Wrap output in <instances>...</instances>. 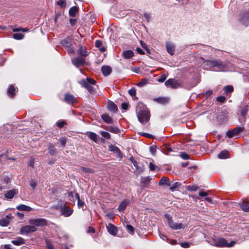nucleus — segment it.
I'll return each mask as SVG.
<instances>
[{"instance_id":"412c9836","label":"nucleus","mask_w":249,"mask_h":249,"mask_svg":"<svg viewBox=\"0 0 249 249\" xmlns=\"http://www.w3.org/2000/svg\"><path fill=\"white\" fill-rule=\"evenodd\" d=\"M129 200L124 199L123 201H122L120 203V204L118 208V211L120 212H123L125 209V208L126 207L127 205L129 204Z\"/></svg>"},{"instance_id":"79ce46f5","label":"nucleus","mask_w":249,"mask_h":249,"mask_svg":"<svg viewBox=\"0 0 249 249\" xmlns=\"http://www.w3.org/2000/svg\"><path fill=\"white\" fill-rule=\"evenodd\" d=\"M150 181V178L149 177H146L142 178L141 182L142 184H144V186L147 185Z\"/></svg>"},{"instance_id":"6e6d98bb","label":"nucleus","mask_w":249,"mask_h":249,"mask_svg":"<svg viewBox=\"0 0 249 249\" xmlns=\"http://www.w3.org/2000/svg\"><path fill=\"white\" fill-rule=\"evenodd\" d=\"M128 93L131 96H135L136 95V90L132 88L128 90Z\"/></svg>"},{"instance_id":"5701e85b","label":"nucleus","mask_w":249,"mask_h":249,"mask_svg":"<svg viewBox=\"0 0 249 249\" xmlns=\"http://www.w3.org/2000/svg\"><path fill=\"white\" fill-rule=\"evenodd\" d=\"M18 194V192L16 190H11L7 191L5 194V197L7 199H12L14 197V196Z\"/></svg>"},{"instance_id":"f03ea898","label":"nucleus","mask_w":249,"mask_h":249,"mask_svg":"<svg viewBox=\"0 0 249 249\" xmlns=\"http://www.w3.org/2000/svg\"><path fill=\"white\" fill-rule=\"evenodd\" d=\"M80 84L90 93L93 94L95 93L94 86H96V81L93 79L88 77L86 79L81 80Z\"/></svg>"},{"instance_id":"4d7b16f0","label":"nucleus","mask_w":249,"mask_h":249,"mask_svg":"<svg viewBox=\"0 0 249 249\" xmlns=\"http://www.w3.org/2000/svg\"><path fill=\"white\" fill-rule=\"evenodd\" d=\"M226 98L224 96H219L217 97L216 101L218 102H220V103H223L225 102Z\"/></svg>"},{"instance_id":"c03bdc74","label":"nucleus","mask_w":249,"mask_h":249,"mask_svg":"<svg viewBox=\"0 0 249 249\" xmlns=\"http://www.w3.org/2000/svg\"><path fill=\"white\" fill-rule=\"evenodd\" d=\"M127 231L131 234L134 233V228L131 225H127L126 226Z\"/></svg>"},{"instance_id":"a211bd4d","label":"nucleus","mask_w":249,"mask_h":249,"mask_svg":"<svg viewBox=\"0 0 249 249\" xmlns=\"http://www.w3.org/2000/svg\"><path fill=\"white\" fill-rule=\"evenodd\" d=\"M107 228L108 232L110 234L115 235L117 234L118 231L117 229L114 225L112 224H108V225L107 226Z\"/></svg>"},{"instance_id":"0eeeda50","label":"nucleus","mask_w":249,"mask_h":249,"mask_svg":"<svg viewBox=\"0 0 249 249\" xmlns=\"http://www.w3.org/2000/svg\"><path fill=\"white\" fill-rule=\"evenodd\" d=\"M244 127L242 126H237L231 131H228L226 133V135L229 138H232L233 137L237 136L240 132L243 131Z\"/></svg>"},{"instance_id":"aec40b11","label":"nucleus","mask_w":249,"mask_h":249,"mask_svg":"<svg viewBox=\"0 0 249 249\" xmlns=\"http://www.w3.org/2000/svg\"><path fill=\"white\" fill-rule=\"evenodd\" d=\"M130 160L133 164L134 167L138 170V171L140 173L142 172L143 171V166H139V163L133 158V157H130Z\"/></svg>"},{"instance_id":"09e8293b","label":"nucleus","mask_w":249,"mask_h":249,"mask_svg":"<svg viewBox=\"0 0 249 249\" xmlns=\"http://www.w3.org/2000/svg\"><path fill=\"white\" fill-rule=\"evenodd\" d=\"M147 83V80L143 79L142 81L137 84V86L139 87H143Z\"/></svg>"},{"instance_id":"052dcab7","label":"nucleus","mask_w":249,"mask_h":249,"mask_svg":"<svg viewBox=\"0 0 249 249\" xmlns=\"http://www.w3.org/2000/svg\"><path fill=\"white\" fill-rule=\"evenodd\" d=\"M36 185H37L36 182L35 180H32L30 181V186L33 189L36 188Z\"/></svg>"},{"instance_id":"4be33fe9","label":"nucleus","mask_w":249,"mask_h":249,"mask_svg":"<svg viewBox=\"0 0 249 249\" xmlns=\"http://www.w3.org/2000/svg\"><path fill=\"white\" fill-rule=\"evenodd\" d=\"M107 108L111 112L115 113L118 111V108L116 105L111 101H109L107 103Z\"/></svg>"},{"instance_id":"39448f33","label":"nucleus","mask_w":249,"mask_h":249,"mask_svg":"<svg viewBox=\"0 0 249 249\" xmlns=\"http://www.w3.org/2000/svg\"><path fill=\"white\" fill-rule=\"evenodd\" d=\"M29 223L30 225H33V226H35L36 227H44L48 224L47 220L42 218L31 219L29 220Z\"/></svg>"},{"instance_id":"dca6fc26","label":"nucleus","mask_w":249,"mask_h":249,"mask_svg":"<svg viewBox=\"0 0 249 249\" xmlns=\"http://www.w3.org/2000/svg\"><path fill=\"white\" fill-rule=\"evenodd\" d=\"M64 101L69 104H72L76 102L74 97L69 93H67L65 95Z\"/></svg>"},{"instance_id":"de8ad7c7","label":"nucleus","mask_w":249,"mask_h":249,"mask_svg":"<svg viewBox=\"0 0 249 249\" xmlns=\"http://www.w3.org/2000/svg\"><path fill=\"white\" fill-rule=\"evenodd\" d=\"M167 78V75L165 74H162L160 76V77L158 79V81L159 82H164Z\"/></svg>"},{"instance_id":"423d86ee","label":"nucleus","mask_w":249,"mask_h":249,"mask_svg":"<svg viewBox=\"0 0 249 249\" xmlns=\"http://www.w3.org/2000/svg\"><path fill=\"white\" fill-rule=\"evenodd\" d=\"M139 121L142 124L147 122L150 118L149 113L145 110H142L137 114Z\"/></svg>"},{"instance_id":"cd10ccee","label":"nucleus","mask_w":249,"mask_h":249,"mask_svg":"<svg viewBox=\"0 0 249 249\" xmlns=\"http://www.w3.org/2000/svg\"><path fill=\"white\" fill-rule=\"evenodd\" d=\"M79 172L84 176V174L94 173V170L91 168L81 167L79 168Z\"/></svg>"},{"instance_id":"c756f323","label":"nucleus","mask_w":249,"mask_h":249,"mask_svg":"<svg viewBox=\"0 0 249 249\" xmlns=\"http://www.w3.org/2000/svg\"><path fill=\"white\" fill-rule=\"evenodd\" d=\"M96 47L99 48V49L102 52H104L106 51V48L105 47L102 41L98 40L95 42Z\"/></svg>"},{"instance_id":"72a5a7b5","label":"nucleus","mask_w":249,"mask_h":249,"mask_svg":"<svg viewBox=\"0 0 249 249\" xmlns=\"http://www.w3.org/2000/svg\"><path fill=\"white\" fill-rule=\"evenodd\" d=\"M229 157V153L226 150L221 151L218 155V158L220 159H226Z\"/></svg>"},{"instance_id":"49530a36","label":"nucleus","mask_w":249,"mask_h":249,"mask_svg":"<svg viewBox=\"0 0 249 249\" xmlns=\"http://www.w3.org/2000/svg\"><path fill=\"white\" fill-rule=\"evenodd\" d=\"M49 153L51 155H54L56 153V149L53 146H50L49 148Z\"/></svg>"},{"instance_id":"e433bc0d","label":"nucleus","mask_w":249,"mask_h":249,"mask_svg":"<svg viewBox=\"0 0 249 249\" xmlns=\"http://www.w3.org/2000/svg\"><path fill=\"white\" fill-rule=\"evenodd\" d=\"M78 12V8L76 6L72 7L69 10V15L72 17H75L76 13Z\"/></svg>"},{"instance_id":"a878e982","label":"nucleus","mask_w":249,"mask_h":249,"mask_svg":"<svg viewBox=\"0 0 249 249\" xmlns=\"http://www.w3.org/2000/svg\"><path fill=\"white\" fill-rule=\"evenodd\" d=\"M86 135L88 137L94 141L95 142H97L98 141V135L93 132H87Z\"/></svg>"},{"instance_id":"bb28decb","label":"nucleus","mask_w":249,"mask_h":249,"mask_svg":"<svg viewBox=\"0 0 249 249\" xmlns=\"http://www.w3.org/2000/svg\"><path fill=\"white\" fill-rule=\"evenodd\" d=\"M109 149L110 151L116 153L118 157H121L122 154L120 150L118 148V147L113 145H110L109 146Z\"/></svg>"},{"instance_id":"6e6552de","label":"nucleus","mask_w":249,"mask_h":249,"mask_svg":"<svg viewBox=\"0 0 249 249\" xmlns=\"http://www.w3.org/2000/svg\"><path fill=\"white\" fill-rule=\"evenodd\" d=\"M239 22L245 26L249 25V11H246L240 14Z\"/></svg>"},{"instance_id":"9d476101","label":"nucleus","mask_w":249,"mask_h":249,"mask_svg":"<svg viewBox=\"0 0 249 249\" xmlns=\"http://www.w3.org/2000/svg\"><path fill=\"white\" fill-rule=\"evenodd\" d=\"M72 42V39L69 37L64 39L61 41V44L63 47L70 49L68 50L69 53H73L74 51L71 48Z\"/></svg>"},{"instance_id":"2f4dec72","label":"nucleus","mask_w":249,"mask_h":249,"mask_svg":"<svg viewBox=\"0 0 249 249\" xmlns=\"http://www.w3.org/2000/svg\"><path fill=\"white\" fill-rule=\"evenodd\" d=\"M181 184L179 182H172L169 183L168 186H170V189L172 191H174L175 189L178 188L180 186Z\"/></svg>"},{"instance_id":"8fccbe9b","label":"nucleus","mask_w":249,"mask_h":249,"mask_svg":"<svg viewBox=\"0 0 249 249\" xmlns=\"http://www.w3.org/2000/svg\"><path fill=\"white\" fill-rule=\"evenodd\" d=\"M80 54L83 56H86L88 55V52L85 48H81L80 51Z\"/></svg>"},{"instance_id":"69168bd1","label":"nucleus","mask_w":249,"mask_h":249,"mask_svg":"<svg viewBox=\"0 0 249 249\" xmlns=\"http://www.w3.org/2000/svg\"><path fill=\"white\" fill-rule=\"evenodd\" d=\"M34 159L32 158L30 159V160L29 162L28 165L31 167H34Z\"/></svg>"},{"instance_id":"b1692460","label":"nucleus","mask_w":249,"mask_h":249,"mask_svg":"<svg viewBox=\"0 0 249 249\" xmlns=\"http://www.w3.org/2000/svg\"><path fill=\"white\" fill-rule=\"evenodd\" d=\"M16 209L18 211L30 212L32 210V208L24 204H20L16 207Z\"/></svg>"},{"instance_id":"3c124183","label":"nucleus","mask_w":249,"mask_h":249,"mask_svg":"<svg viewBox=\"0 0 249 249\" xmlns=\"http://www.w3.org/2000/svg\"><path fill=\"white\" fill-rule=\"evenodd\" d=\"M212 93L213 91L212 90H208L204 93L203 95L204 97L207 98L211 96Z\"/></svg>"},{"instance_id":"6ab92c4d","label":"nucleus","mask_w":249,"mask_h":249,"mask_svg":"<svg viewBox=\"0 0 249 249\" xmlns=\"http://www.w3.org/2000/svg\"><path fill=\"white\" fill-rule=\"evenodd\" d=\"M101 71L104 76L109 75L112 71V69L108 66H103L101 68Z\"/></svg>"},{"instance_id":"4c0bfd02","label":"nucleus","mask_w":249,"mask_h":249,"mask_svg":"<svg viewBox=\"0 0 249 249\" xmlns=\"http://www.w3.org/2000/svg\"><path fill=\"white\" fill-rule=\"evenodd\" d=\"M15 88L13 85H11L8 89V94L11 97H13L15 95Z\"/></svg>"},{"instance_id":"7c9ffc66","label":"nucleus","mask_w":249,"mask_h":249,"mask_svg":"<svg viewBox=\"0 0 249 249\" xmlns=\"http://www.w3.org/2000/svg\"><path fill=\"white\" fill-rule=\"evenodd\" d=\"M102 118L106 123L111 124L112 123V118L107 114H103Z\"/></svg>"},{"instance_id":"c9c22d12","label":"nucleus","mask_w":249,"mask_h":249,"mask_svg":"<svg viewBox=\"0 0 249 249\" xmlns=\"http://www.w3.org/2000/svg\"><path fill=\"white\" fill-rule=\"evenodd\" d=\"M169 183H170V182H169L168 178L165 177H163L160 178L159 182V185L160 186L163 185H168V184H169Z\"/></svg>"},{"instance_id":"37998d69","label":"nucleus","mask_w":249,"mask_h":249,"mask_svg":"<svg viewBox=\"0 0 249 249\" xmlns=\"http://www.w3.org/2000/svg\"><path fill=\"white\" fill-rule=\"evenodd\" d=\"M100 134H101V135L104 137L105 138H106V139H110V134L107 132H106V131H101L100 132Z\"/></svg>"},{"instance_id":"774afa93","label":"nucleus","mask_w":249,"mask_h":249,"mask_svg":"<svg viewBox=\"0 0 249 249\" xmlns=\"http://www.w3.org/2000/svg\"><path fill=\"white\" fill-rule=\"evenodd\" d=\"M136 50L137 52L140 54H143L144 53V51L139 47L137 48Z\"/></svg>"},{"instance_id":"c85d7f7f","label":"nucleus","mask_w":249,"mask_h":249,"mask_svg":"<svg viewBox=\"0 0 249 249\" xmlns=\"http://www.w3.org/2000/svg\"><path fill=\"white\" fill-rule=\"evenodd\" d=\"M11 243L14 245L19 246L25 243L24 240L20 237L16 238V240H12Z\"/></svg>"},{"instance_id":"13d9d810","label":"nucleus","mask_w":249,"mask_h":249,"mask_svg":"<svg viewBox=\"0 0 249 249\" xmlns=\"http://www.w3.org/2000/svg\"><path fill=\"white\" fill-rule=\"evenodd\" d=\"M57 126L60 127L62 128L64 126V125L66 123L64 121H61L57 122Z\"/></svg>"},{"instance_id":"7ed1b4c3","label":"nucleus","mask_w":249,"mask_h":249,"mask_svg":"<svg viewBox=\"0 0 249 249\" xmlns=\"http://www.w3.org/2000/svg\"><path fill=\"white\" fill-rule=\"evenodd\" d=\"M235 244V241H232L230 242L229 243L223 238H214L213 239L211 244L216 247H231L234 246Z\"/></svg>"},{"instance_id":"f8f14e48","label":"nucleus","mask_w":249,"mask_h":249,"mask_svg":"<svg viewBox=\"0 0 249 249\" xmlns=\"http://www.w3.org/2000/svg\"><path fill=\"white\" fill-rule=\"evenodd\" d=\"M249 110L248 106H245L240 110L241 115L240 116L239 120L241 123H245L246 122V116L247 112Z\"/></svg>"},{"instance_id":"393cba45","label":"nucleus","mask_w":249,"mask_h":249,"mask_svg":"<svg viewBox=\"0 0 249 249\" xmlns=\"http://www.w3.org/2000/svg\"><path fill=\"white\" fill-rule=\"evenodd\" d=\"M123 55L125 59H129L134 56V53L131 50H125L123 52Z\"/></svg>"},{"instance_id":"680f3d73","label":"nucleus","mask_w":249,"mask_h":249,"mask_svg":"<svg viewBox=\"0 0 249 249\" xmlns=\"http://www.w3.org/2000/svg\"><path fill=\"white\" fill-rule=\"evenodd\" d=\"M65 2L63 0H58L57 1V4L60 6L61 7H63Z\"/></svg>"},{"instance_id":"0e129e2a","label":"nucleus","mask_w":249,"mask_h":249,"mask_svg":"<svg viewBox=\"0 0 249 249\" xmlns=\"http://www.w3.org/2000/svg\"><path fill=\"white\" fill-rule=\"evenodd\" d=\"M208 195V193L205 191H200L199 193V196H206Z\"/></svg>"},{"instance_id":"f3484780","label":"nucleus","mask_w":249,"mask_h":249,"mask_svg":"<svg viewBox=\"0 0 249 249\" xmlns=\"http://www.w3.org/2000/svg\"><path fill=\"white\" fill-rule=\"evenodd\" d=\"M73 213V210L64 206L61 208V213L65 217L70 216Z\"/></svg>"},{"instance_id":"f704fd0d","label":"nucleus","mask_w":249,"mask_h":249,"mask_svg":"<svg viewBox=\"0 0 249 249\" xmlns=\"http://www.w3.org/2000/svg\"><path fill=\"white\" fill-rule=\"evenodd\" d=\"M239 204L240 205V208L243 211L246 212H249V205L247 203L243 202V203H239Z\"/></svg>"},{"instance_id":"a18cd8bd","label":"nucleus","mask_w":249,"mask_h":249,"mask_svg":"<svg viewBox=\"0 0 249 249\" xmlns=\"http://www.w3.org/2000/svg\"><path fill=\"white\" fill-rule=\"evenodd\" d=\"M149 168H150V170H151V171H155L156 170H159V168L157 166L154 164L152 162H150Z\"/></svg>"},{"instance_id":"ddd939ff","label":"nucleus","mask_w":249,"mask_h":249,"mask_svg":"<svg viewBox=\"0 0 249 249\" xmlns=\"http://www.w3.org/2000/svg\"><path fill=\"white\" fill-rule=\"evenodd\" d=\"M85 62V59L81 57L74 58L72 60V64L77 67L83 66Z\"/></svg>"},{"instance_id":"a19ab883","label":"nucleus","mask_w":249,"mask_h":249,"mask_svg":"<svg viewBox=\"0 0 249 249\" xmlns=\"http://www.w3.org/2000/svg\"><path fill=\"white\" fill-rule=\"evenodd\" d=\"M108 130L111 132L115 134H118L120 131L119 129L117 127L114 126H109L108 128Z\"/></svg>"},{"instance_id":"58836bf2","label":"nucleus","mask_w":249,"mask_h":249,"mask_svg":"<svg viewBox=\"0 0 249 249\" xmlns=\"http://www.w3.org/2000/svg\"><path fill=\"white\" fill-rule=\"evenodd\" d=\"M225 93L228 95L233 90V88L232 86H227L224 87Z\"/></svg>"},{"instance_id":"1a4fd4ad","label":"nucleus","mask_w":249,"mask_h":249,"mask_svg":"<svg viewBox=\"0 0 249 249\" xmlns=\"http://www.w3.org/2000/svg\"><path fill=\"white\" fill-rule=\"evenodd\" d=\"M37 231V228L33 225H27L22 227L20 230L22 234H27L31 232H35Z\"/></svg>"},{"instance_id":"20e7f679","label":"nucleus","mask_w":249,"mask_h":249,"mask_svg":"<svg viewBox=\"0 0 249 249\" xmlns=\"http://www.w3.org/2000/svg\"><path fill=\"white\" fill-rule=\"evenodd\" d=\"M165 217L167 218L169 226L173 230H179L184 229L185 226L182 223H178L174 222L172 217L168 214L165 215Z\"/></svg>"},{"instance_id":"f257e3e1","label":"nucleus","mask_w":249,"mask_h":249,"mask_svg":"<svg viewBox=\"0 0 249 249\" xmlns=\"http://www.w3.org/2000/svg\"><path fill=\"white\" fill-rule=\"evenodd\" d=\"M204 65L215 71H222L225 68V65L219 60H207L204 62Z\"/></svg>"},{"instance_id":"ea45409f","label":"nucleus","mask_w":249,"mask_h":249,"mask_svg":"<svg viewBox=\"0 0 249 249\" xmlns=\"http://www.w3.org/2000/svg\"><path fill=\"white\" fill-rule=\"evenodd\" d=\"M24 35L21 33H16L13 35V38L16 39H22Z\"/></svg>"},{"instance_id":"603ef678","label":"nucleus","mask_w":249,"mask_h":249,"mask_svg":"<svg viewBox=\"0 0 249 249\" xmlns=\"http://www.w3.org/2000/svg\"><path fill=\"white\" fill-rule=\"evenodd\" d=\"M197 188L196 185H190L188 186V190L191 191H196L197 190Z\"/></svg>"},{"instance_id":"e2e57ef3","label":"nucleus","mask_w":249,"mask_h":249,"mask_svg":"<svg viewBox=\"0 0 249 249\" xmlns=\"http://www.w3.org/2000/svg\"><path fill=\"white\" fill-rule=\"evenodd\" d=\"M122 107L123 109L127 110L128 109V105L126 103L122 104Z\"/></svg>"},{"instance_id":"9b49d317","label":"nucleus","mask_w":249,"mask_h":249,"mask_svg":"<svg viewBox=\"0 0 249 249\" xmlns=\"http://www.w3.org/2000/svg\"><path fill=\"white\" fill-rule=\"evenodd\" d=\"M165 85L167 87H170L173 89H177L180 87V84L174 79H169L165 82Z\"/></svg>"},{"instance_id":"864d4df0","label":"nucleus","mask_w":249,"mask_h":249,"mask_svg":"<svg viewBox=\"0 0 249 249\" xmlns=\"http://www.w3.org/2000/svg\"><path fill=\"white\" fill-rule=\"evenodd\" d=\"M149 150H150V153L153 155H155L156 153V148L155 147L153 146H151L150 147H149Z\"/></svg>"},{"instance_id":"473e14b6","label":"nucleus","mask_w":249,"mask_h":249,"mask_svg":"<svg viewBox=\"0 0 249 249\" xmlns=\"http://www.w3.org/2000/svg\"><path fill=\"white\" fill-rule=\"evenodd\" d=\"M10 215H7L5 218L0 219V225L2 226H7L9 223L8 218Z\"/></svg>"},{"instance_id":"5fc2aeb1","label":"nucleus","mask_w":249,"mask_h":249,"mask_svg":"<svg viewBox=\"0 0 249 249\" xmlns=\"http://www.w3.org/2000/svg\"><path fill=\"white\" fill-rule=\"evenodd\" d=\"M180 156L184 160H188L189 158V155L185 152L181 153Z\"/></svg>"},{"instance_id":"4468645a","label":"nucleus","mask_w":249,"mask_h":249,"mask_svg":"<svg viewBox=\"0 0 249 249\" xmlns=\"http://www.w3.org/2000/svg\"><path fill=\"white\" fill-rule=\"evenodd\" d=\"M166 48L167 52L171 55H173L175 52V45L174 43L170 42H166Z\"/></svg>"},{"instance_id":"bf43d9fd","label":"nucleus","mask_w":249,"mask_h":249,"mask_svg":"<svg viewBox=\"0 0 249 249\" xmlns=\"http://www.w3.org/2000/svg\"><path fill=\"white\" fill-rule=\"evenodd\" d=\"M190 243L188 242H184L180 243V246L184 248H187L190 247Z\"/></svg>"},{"instance_id":"2eb2a0df","label":"nucleus","mask_w":249,"mask_h":249,"mask_svg":"<svg viewBox=\"0 0 249 249\" xmlns=\"http://www.w3.org/2000/svg\"><path fill=\"white\" fill-rule=\"evenodd\" d=\"M153 100L157 103L161 105H166L169 102L170 99L167 97H159L154 98Z\"/></svg>"},{"instance_id":"338daca9","label":"nucleus","mask_w":249,"mask_h":249,"mask_svg":"<svg viewBox=\"0 0 249 249\" xmlns=\"http://www.w3.org/2000/svg\"><path fill=\"white\" fill-rule=\"evenodd\" d=\"M60 143L61 144V145L63 146V147H65L66 144V140L65 138H63L60 141Z\"/></svg>"}]
</instances>
